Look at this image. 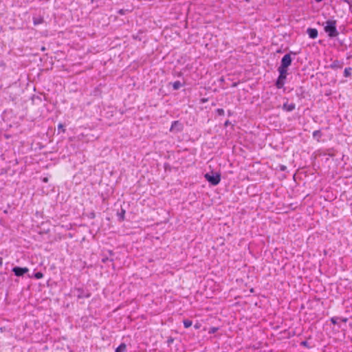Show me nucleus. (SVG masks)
I'll list each match as a JSON object with an SVG mask.
<instances>
[{"instance_id":"nucleus-6","label":"nucleus","mask_w":352,"mask_h":352,"mask_svg":"<svg viewBox=\"0 0 352 352\" xmlns=\"http://www.w3.org/2000/svg\"><path fill=\"white\" fill-rule=\"evenodd\" d=\"M184 124L179 120H175L172 122L170 128L169 129L170 132L177 133L182 132L184 130Z\"/></svg>"},{"instance_id":"nucleus-30","label":"nucleus","mask_w":352,"mask_h":352,"mask_svg":"<svg viewBox=\"0 0 352 352\" xmlns=\"http://www.w3.org/2000/svg\"><path fill=\"white\" fill-rule=\"evenodd\" d=\"M164 168L165 170H169V171L171 170V166H170V164L168 163H165L164 164Z\"/></svg>"},{"instance_id":"nucleus-37","label":"nucleus","mask_w":352,"mask_h":352,"mask_svg":"<svg viewBox=\"0 0 352 352\" xmlns=\"http://www.w3.org/2000/svg\"><path fill=\"white\" fill-rule=\"evenodd\" d=\"M344 2L348 3L350 6V8L352 6V0H344Z\"/></svg>"},{"instance_id":"nucleus-29","label":"nucleus","mask_w":352,"mask_h":352,"mask_svg":"<svg viewBox=\"0 0 352 352\" xmlns=\"http://www.w3.org/2000/svg\"><path fill=\"white\" fill-rule=\"evenodd\" d=\"M173 342H174V338L171 336L168 337L167 339V341H166L168 346H170Z\"/></svg>"},{"instance_id":"nucleus-25","label":"nucleus","mask_w":352,"mask_h":352,"mask_svg":"<svg viewBox=\"0 0 352 352\" xmlns=\"http://www.w3.org/2000/svg\"><path fill=\"white\" fill-rule=\"evenodd\" d=\"M130 10H124V9H120L117 13L120 14V15H124L126 14V13L129 12Z\"/></svg>"},{"instance_id":"nucleus-32","label":"nucleus","mask_w":352,"mask_h":352,"mask_svg":"<svg viewBox=\"0 0 352 352\" xmlns=\"http://www.w3.org/2000/svg\"><path fill=\"white\" fill-rule=\"evenodd\" d=\"M208 101V98H202L200 99V103L201 104H204V103H206Z\"/></svg>"},{"instance_id":"nucleus-38","label":"nucleus","mask_w":352,"mask_h":352,"mask_svg":"<svg viewBox=\"0 0 352 352\" xmlns=\"http://www.w3.org/2000/svg\"><path fill=\"white\" fill-rule=\"evenodd\" d=\"M324 95H325L326 96H331V90H330V89H329V90L327 91V92L325 93V94H324Z\"/></svg>"},{"instance_id":"nucleus-42","label":"nucleus","mask_w":352,"mask_h":352,"mask_svg":"<svg viewBox=\"0 0 352 352\" xmlns=\"http://www.w3.org/2000/svg\"><path fill=\"white\" fill-rule=\"evenodd\" d=\"M182 75H183V74H182V72H179V73H177V76L178 77H180V76H182Z\"/></svg>"},{"instance_id":"nucleus-26","label":"nucleus","mask_w":352,"mask_h":352,"mask_svg":"<svg viewBox=\"0 0 352 352\" xmlns=\"http://www.w3.org/2000/svg\"><path fill=\"white\" fill-rule=\"evenodd\" d=\"M86 216L91 219H94L96 217V213L94 211H92L88 214H86Z\"/></svg>"},{"instance_id":"nucleus-5","label":"nucleus","mask_w":352,"mask_h":352,"mask_svg":"<svg viewBox=\"0 0 352 352\" xmlns=\"http://www.w3.org/2000/svg\"><path fill=\"white\" fill-rule=\"evenodd\" d=\"M11 271L17 277H23L25 274H29V269L27 267L14 266Z\"/></svg>"},{"instance_id":"nucleus-41","label":"nucleus","mask_w":352,"mask_h":352,"mask_svg":"<svg viewBox=\"0 0 352 352\" xmlns=\"http://www.w3.org/2000/svg\"><path fill=\"white\" fill-rule=\"evenodd\" d=\"M43 182L47 183L48 182V178L47 177H44L43 179Z\"/></svg>"},{"instance_id":"nucleus-4","label":"nucleus","mask_w":352,"mask_h":352,"mask_svg":"<svg viewBox=\"0 0 352 352\" xmlns=\"http://www.w3.org/2000/svg\"><path fill=\"white\" fill-rule=\"evenodd\" d=\"M204 177L210 185L217 186L221 182V175L219 172L211 171L206 173L204 175Z\"/></svg>"},{"instance_id":"nucleus-43","label":"nucleus","mask_w":352,"mask_h":352,"mask_svg":"<svg viewBox=\"0 0 352 352\" xmlns=\"http://www.w3.org/2000/svg\"><path fill=\"white\" fill-rule=\"evenodd\" d=\"M36 98H37L38 100H39L40 101H41V100H42V98H41V96H37V97H36Z\"/></svg>"},{"instance_id":"nucleus-47","label":"nucleus","mask_w":352,"mask_h":352,"mask_svg":"<svg viewBox=\"0 0 352 352\" xmlns=\"http://www.w3.org/2000/svg\"><path fill=\"white\" fill-rule=\"evenodd\" d=\"M251 0H245V2H250Z\"/></svg>"},{"instance_id":"nucleus-45","label":"nucleus","mask_w":352,"mask_h":352,"mask_svg":"<svg viewBox=\"0 0 352 352\" xmlns=\"http://www.w3.org/2000/svg\"><path fill=\"white\" fill-rule=\"evenodd\" d=\"M41 50H42V51H45V47H43L41 48Z\"/></svg>"},{"instance_id":"nucleus-20","label":"nucleus","mask_w":352,"mask_h":352,"mask_svg":"<svg viewBox=\"0 0 352 352\" xmlns=\"http://www.w3.org/2000/svg\"><path fill=\"white\" fill-rule=\"evenodd\" d=\"M297 208V206H294V204H287V214L289 213V210H294ZM291 218L290 216L287 214V221Z\"/></svg>"},{"instance_id":"nucleus-17","label":"nucleus","mask_w":352,"mask_h":352,"mask_svg":"<svg viewBox=\"0 0 352 352\" xmlns=\"http://www.w3.org/2000/svg\"><path fill=\"white\" fill-rule=\"evenodd\" d=\"M101 261L103 263H106L107 261H110L112 263V267L115 268V266L113 264L114 259L113 258H109L108 256L103 255V257H102Z\"/></svg>"},{"instance_id":"nucleus-2","label":"nucleus","mask_w":352,"mask_h":352,"mask_svg":"<svg viewBox=\"0 0 352 352\" xmlns=\"http://www.w3.org/2000/svg\"><path fill=\"white\" fill-rule=\"evenodd\" d=\"M278 70L279 76L275 82V85L278 89H281L283 87L286 79V54L282 57L280 65Z\"/></svg>"},{"instance_id":"nucleus-35","label":"nucleus","mask_w":352,"mask_h":352,"mask_svg":"<svg viewBox=\"0 0 352 352\" xmlns=\"http://www.w3.org/2000/svg\"><path fill=\"white\" fill-rule=\"evenodd\" d=\"M339 320H340V321H342L343 322H346L348 321V318H347L340 317Z\"/></svg>"},{"instance_id":"nucleus-31","label":"nucleus","mask_w":352,"mask_h":352,"mask_svg":"<svg viewBox=\"0 0 352 352\" xmlns=\"http://www.w3.org/2000/svg\"><path fill=\"white\" fill-rule=\"evenodd\" d=\"M193 327H194V328H195V329H200V328H201V324L200 322H197L194 324V326H193Z\"/></svg>"},{"instance_id":"nucleus-7","label":"nucleus","mask_w":352,"mask_h":352,"mask_svg":"<svg viewBox=\"0 0 352 352\" xmlns=\"http://www.w3.org/2000/svg\"><path fill=\"white\" fill-rule=\"evenodd\" d=\"M74 291L77 292L76 296L78 299L89 298L91 295L89 290L85 289L83 287H76Z\"/></svg>"},{"instance_id":"nucleus-27","label":"nucleus","mask_w":352,"mask_h":352,"mask_svg":"<svg viewBox=\"0 0 352 352\" xmlns=\"http://www.w3.org/2000/svg\"><path fill=\"white\" fill-rule=\"evenodd\" d=\"M58 129L61 130L63 132H65V124H64L63 123H59L58 124Z\"/></svg>"},{"instance_id":"nucleus-49","label":"nucleus","mask_w":352,"mask_h":352,"mask_svg":"<svg viewBox=\"0 0 352 352\" xmlns=\"http://www.w3.org/2000/svg\"><path fill=\"white\" fill-rule=\"evenodd\" d=\"M91 2H94V0H91Z\"/></svg>"},{"instance_id":"nucleus-15","label":"nucleus","mask_w":352,"mask_h":352,"mask_svg":"<svg viewBox=\"0 0 352 352\" xmlns=\"http://www.w3.org/2000/svg\"><path fill=\"white\" fill-rule=\"evenodd\" d=\"M322 136V133L320 130H316L313 132V138L318 142L320 141Z\"/></svg>"},{"instance_id":"nucleus-34","label":"nucleus","mask_w":352,"mask_h":352,"mask_svg":"<svg viewBox=\"0 0 352 352\" xmlns=\"http://www.w3.org/2000/svg\"><path fill=\"white\" fill-rule=\"evenodd\" d=\"M107 252H108V254H109V255L110 256H114V255H115L114 252H113V250H109L107 251Z\"/></svg>"},{"instance_id":"nucleus-28","label":"nucleus","mask_w":352,"mask_h":352,"mask_svg":"<svg viewBox=\"0 0 352 352\" xmlns=\"http://www.w3.org/2000/svg\"><path fill=\"white\" fill-rule=\"evenodd\" d=\"M295 107H296V105L294 103H291L289 104H287V111H293L295 109Z\"/></svg>"},{"instance_id":"nucleus-11","label":"nucleus","mask_w":352,"mask_h":352,"mask_svg":"<svg viewBox=\"0 0 352 352\" xmlns=\"http://www.w3.org/2000/svg\"><path fill=\"white\" fill-rule=\"evenodd\" d=\"M32 21H33V24L34 25H38L42 24L45 21L43 16H40V15L39 16L34 15L32 17Z\"/></svg>"},{"instance_id":"nucleus-23","label":"nucleus","mask_w":352,"mask_h":352,"mask_svg":"<svg viewBox=\"0 0 352 352\" xmlns=\"http://www.w3.org/2000/svg\"><path fill=\"white\" fill-rule=\"evenodd\" d=\"M215 112L217 113V114L218 116H224V114H225L224 110L223 109H221V108L217 109L215 110Z\"/></svg>"},{"instance_id":"nucleus-14","label":"nucleus","mask_w":352,"mask_h":352,"mask_svg":"<svg viewBox=\"0 0 352 352\" xmlns=\"http://www.w3.org/2000/svg\"><path fill=\"white\" fill-rule=\"evenodd\" d=\"M43 274L41 272H34L32 274H28V277L30 278L41 279L43 277Z\"/></svg>"},{"instance_id":"nucleus-18","label":"nucleus","mask_w":352,"mask_h":352,"mask_svg":"<svg viewBox=\"0 0 352 352\" xmlns=\"http://www.w3.org/2000/svg\"><path fill=\"white\" fill-rule=\"evenodd\" d=\"M352 68L349 67H346L344 71V76L346 78L351 76Z\"/></svg>"},{"instance_id":"nucleus-1","label":"nucleus","mask_w":352,"mask_h":352,"mask_svg":"<svg viewBox=\"0 0 352 352\" xmlns=\"http://www.w3.org/2000/svg\"><path fill=\"white\" fill-rule=\"evenodd\" d=\"M290 322L291 324L287 328V339L291 337H296V339L299 338L303 332V327L300 320L294 321L290 320Z\"/></svg>"},{"instance_id":"nucleus-33","label":"nucleus","mask_w":352,"mask_h":352,"mask_svg":"<svg viewBox=\"0 0 352 352\" xmlns=\"http://www.w3.org/2000/svg\"><path fill=\"white\" fill-rule=\"evenodd\" d=\"M231 124V122H230L229 120H227L225 122H224V126L225 127H228V126H230Z\"/></svg>"},{"instance_id":"nucleus-10","label":"nucleus","mask_w":352,"mask_h":352,"mask_svg":"<svg viewBox=\"0 0 352 352\" xmlns=\"http://www.w3.org/2000/svg\"><path fill=\"white\" fill-rule=\"evenodd\" d=\"M307 33L309 35V37L312 39L317 38V36L318 35V32L317 29H316V28H307Z\"/></svg>"},{"instance_id":"nucleus-19","label":"nucleus","mask_w":352,"mask_h":352,"mask_svg":"<svg viewBox=\"0 0 352 352\" xmlns=\"http://www.w3.org/2000/svg\"><path fill=\"white\" fill-rule=\"evenodd\" d=\"M183 324H184V327L186 328V329H188L189 327H190L192 324V320H189V319H184L183 320Z\"/></svg>"},{"instance_id":"nucleus-24","label":"nucleus","mask_w":352,"mask_h":352,"mask_svg":"<svg viewBox=\"0 0 352 352\" xmlns=\"http://www.w3.org/2000/svg\"><path fill=\"white\" fill-rule=\"evenodd\" d=\"M218 330H219V327H210V328L209 329V330H208V333H210V334L214 333H216Z\"/></svg>"},{"instance_id":"nucleus-46","label":"nucleus","mask_w":352,"mask_h":352,"mask_svg":"<svg viewBox=\"0 0 352 352\" xmlns=\"http://www.w3.org/2000/svg\"><path fill=\"white\" fill-rule=\"evenodd\" d=\"M2 263V258H0V265Z\"/></svg>"},{"instance_id":"nucleus-13","label":"nucleus","mask_w":352,"mask_h":352,"mask_svg":"<svg viewBox=\"0 0 352 352\" xmlns=\"http://www.w3.org/2000/svg\"><path fill=\"white\" fill-rule=\"evenodd\" d=\"M126 210L121 208L120 211L117 212L118 221L121 223L125 220Z\"/></svg>"},{"instance_id":"nucleus-8","label":"nucleus","mask_w":352,"mask_h":352,"mask_svg":"<svg viewBox=\"0 0 352 352\" xmlns=\"http://www.w3.org/2000/svg\"><path fill=\"white\" fill-rule=\"evenodd\" d=\"M344 66V62L339 60H335L332 62L331 65L328 66L329 68L336 70L339 69H342Z\"/></svg>"},{"instance_id":"nucleus-21","label":"nucleus","mask_w":352,"mask_h":352,"mask_svg":"<svg viewBox=\"0 0 352 352\" xmlns=\"http://www.w3.org/2000/svg\"><path fill=\"white\" fill-rule=\"evenodd\" d=\"M296 55L295 53H293L290 52L289 53H287V67L292 64V55Z\"/></svg>"},{"instance_id":"nucleus-36","label":"nucleus","mask_w":352,"mask_h":352,"mask_svg":"<svg viewBox=\"0 0 352 352\" xmlns=\"http://www.w3.org/2000/svg\"><path fill=\"white\" fill-rule=\"evenodd\" d=\"M278 167L280 168V170L282 171H284L286 170V166L284 165H279Z\"/></svg>"},{"instance_id":"nucleus-39","label":"nucleus","mask_w":352,"mask_h":352,"mask_svg":"<svg viewBox=\"0 0 352 352\" xmlns=\"http://www.w3.org/2000/svg\"><path fill=\"white\" fill-rule=\"evenodd\" d=\"M282 109L286 111V102H283L282 104Z\"/></svg>"},{"instance_id":"nucleus-3","label":"nucleus","mask_w":352,"mask_h":352,"mask_svg":"<svg viewBox=\"0 0 352 352\" xmlns=\"http://www.w3.org/2000/svg\"><path fill=\"white\" fill-rule=\"evenodd\" d=\"M336 24L337 21L336 20H327L322 24L324 32L330 38H335L339 34Z\"/></svg>"},{"instance_id":"nucleus-12","label":"nucleus","mask_w":352,"mask_h":352,"mask_svg":"<svg viewBox=\"0 0 352 352\" xmlns=\"http://www.w3.org/2000/svg\"><path fill=\"white\" fill-rule=\"evenodd\" d=\"M168 86L171 85L173 90H179L182 87L185 85V82L182 83L179 80H177L174 82H169Z\"/></svg>"},{"instance_id":"nucleus-40","label":"nucleus","mask_w":352,"mask_h":352,"mask_svg":"<svg viewBox=\"0 0 352 352\" xmlns=\"http://www.w3.org/2000/svg\"><path fill=\"white\" fill-rule=\"evenodd\" d=\"M233 115V112L231 110L228 111V116H232Z\"/></svg>"},{"instance_id":"nucleus-44","label":"nucleus","mask_w":352,"mask_h":352,"mask_svg":"<svg viewBox=\"0 0 352 352\" xmlns=\"http://www.w3.org/2000/svg\"><path fill=\"white\" fill-rule=\"evenodd\" d=\"M276 52H278V53H281V52H282V50H277V51H276Z\"/></svg>"},{"instance_id":"nucleus-48","label":"nucleus","mask_w":352,"mask_h":352,"mask_svg":"<svg viewBox=\"0 0 352 352\" xmlns=\"http://www.w3.org/2000/svg\"><path fill=\"white\" fill-rule=\"evenodd\" d=\"M250 292H254V289H250Z\"/></svg>"},{"instance_id":"nucleus-9","label":"nucleus","mask_w":352,"mask_h":352,"mask_svg":"<svg viewBox=\"0 0 352 352\" xmlns=\"http://www.w3.org/2000/svg\"><path fill=\"white\" fill-rule=\"evenodd\" d=\"M293 342H294V343L292 344L293 346H297V344H300V346H303L308 349L311 348V346L309 345L308 342L307 340H301L300 337H299V338H297L296 340H294Z\"/></svg>"},{"instance_id":"nucleus-16","label":"nucleus","mask_w":352,"mask_h":352,"mask_svg":"<svg viewBox=\"0 0 352 352\" xmlns=\"http://www.w3.org/2000/svg\"><path fill=\"white\" fill-rule=\"evenodd\" d=\"M126 345L125 343H121L115 350V352H126Z\"/></svg>"},{"instance_id":"nucleus-22","label":"nucleus","mask_w":352,"mask_h":352,"mask_svg":"<svg viewBox=\"0 0 352 352\" xmlns=\"http://www.w3.org/2000/svg\"><path fill=\"white\" fill-rule=\"evenodd\" d=\"M340 317L334 316L331 318L330 321L333 324H338Z\"/></svg>"}]
</instances>
